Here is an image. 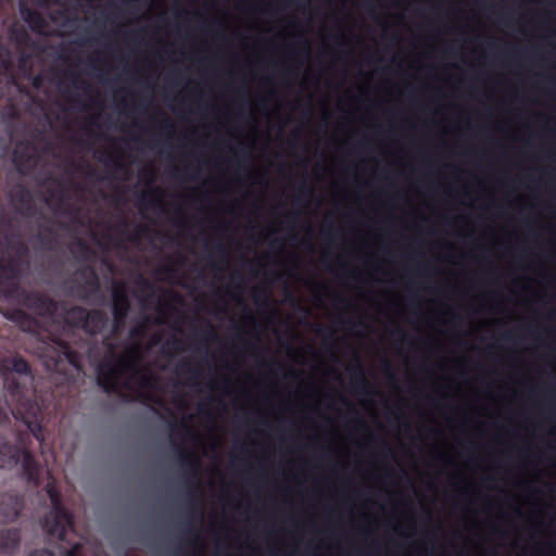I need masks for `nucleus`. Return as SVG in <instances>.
Here are the masks:
<instances>
[{
  "mask_svg": "<svg viewBox=\"0 0 556 556\" xmlns=\"http://www.w3.org/2000/svg\"><path fill=\"white\" fill-rule=\"evenodd\" d=\"M45 490L51 502V510L41 520V528L51 540L67 541L70 536H75L74 516L64 506L54 481H48Z\"/></svg>",
  "mask_w": 556,
  "mask_h": 556,
  "instance_id": "nucleus-1",
  "label": "nucleus"
},
{
  "mask_svg": "<svg viewBox=\"0 0 556 556\" xmlns=\"http://www.w3.org/2000/svg\"><path fill=\"white\" fill-rule=\"evenodd\" d=\"M29 256V249L20 235L10 233L0 224V279H14L20 266Z\"/></svg>",
  "mask_w": 556,
  "mask_h": 556,
  "instance_id": "nucleus-2",
  "label": "nucleus"
},
{
  "mask_svg": "<svg viewBox=\"0 0 556 556\" xmlns=\"http://www.w3.org/2000/svg\"><path fill=\"white\" fill-rule=\"evenodd\" d=\"M113 334L103 338L102 344L110 354L109 358L100 362L96 368L98 384L106 392L114 393L119 388V378L125 367H130L125 354L116 355L117 345L113 342Z\"/></svg>",
  "mask_w": 556,
  "mask_h": 556,
  "instance_id": "nucleus-3",
  "label": "nucleus"
},
{
  "mask_svg": "<svg viewBox=\"0 0 556 556\" xmlns=\"http://www.w3.org/2000/svg\"><path fill=\"white\" fill-rule=\"evenodd\" d=\"M7 299H13L23 307L41 317H52L58 311V303L51 296L39 291H27L16 282H9L1 290Z\"/></svg>",
  "mask_w": 556,
  "mask_h": 556,
  "instance_id": "nucleus-4",
  "label": "nucleus"
},
{
  "mask_svg": "<svg viewBox=\"0 0 556 556\" xmlns=\"http://www.w3.org/2000/svg\"><path fill=\"white\" fill-rule=\"evenodd\" d=\"M54 343L53 355H51L47 362L49 368L55 371H62L63 365L65 364L71 365L77 370L83 368V357L80 353L74 350L68 342L60 339Z\"/></svg>",
  "mask_w": 556,
  "mask_h": 556,
  "instance_id": "nucleus-5",
  "label": "nucleus"
},
{
  "mask_svg": "<svg viewBox=\"0 0 556 556\" xmlns=\"http://www.w3.org/2000/svg\"><path fill=\"white\" fill-rule=\"evenodd\" d=\"M13 160L20 173L34 169L38 162L34 143L30 141L18 142L14 149Z\"/></svg>",
  "mask_w": 556,
  "mask_h": 556,
  "instance_id": "nucleus-6",
  "label": "nucleus"
},
{
  "mask_svg": "<svg viewBox=\"0 0 556 556\" xmlns=\"http://www.w3.org/2000/svg\"><path fill=\"white\" fill-rule=\"evenodd\" d=\"M131 305L125 282L114 281L112 283V315L121 319L128 317Z\"/></svg>",
  "mask_w": 556,
  "mask_h": 556,
  "instance_id": "nucleus-7",
  "label": "nucleus"
},
{
  "mask_svg": "<svg viewBox=\"0 0 556 556\" xmlns=\"http://www.w3.org/2000/svg\"><path fill=\"white\" fill-rule=\"evenodd\" d=\"M24 507L23 496L15 492L0 495V522L13 521Z\"/></svg>",
  "mask_w": 556,
  "mask_h": 556,
  "instance_id": "nucleus-8",
  "label": "nucleus"
},
{
  "mask_svg": "<svg viewBox=\"0 0 556 556\" xmlns=\"http://www.w3.org/2000/svg\"><path fill=\"white\" fill-rule=\"evenodd\" d=\"M10 197L15 211L21 215L31 216L35 213L33 194L25 186H16Z\"/></svg>",
  "mask_w": 556,
  "mask_h": 556,
  "instance_id": "nucleus-9",
  "label": "nucleus"
},
{
  "mask_svg": "<svg viewBox=\"0 0 556 556\" xmlns=\"http://www.w3.org/2000/svg\"><path fill=\"white\" fill-rule=\"evenodd\" d=\"M20 14L34 33L42 34L48 27V22L43 15L39 11L28 7L26 2L22 1L20 3Z\"/></svg>",
  "mask_w": 556,
  "mask_h": 556,
  "instance_id": "nucleus-10",
  "label": "nucleus"
},
{
  "mask_svg": "<svg viewBox=\"0 0 556 556\" xmlns=\"http://www.w3.org/2000/svg\"><path fill=\"white\" fill-rule=\"evenodd\" d=\"M109 324V316L99 308L88 311L85 332L91 336L102 332Z\"/></svg>",
  "mask_w": 556,
  "mask_h": 556,
  "instance_id": "nucleus-11",
  "label": "nucleus"
},
{
  "mask_svg": "<svg viewBox=\"0 0 556 556\" xmlns=\"http://www.w3.org/2000/svg\"><path fill=\"white\" fill-rule=\"evenodd\" d=\"M78 274L85 278V283L81 287L84 293L80 298L86 300L88 293L94 294L100 292V281L96 269L92 266H85L78 270Z\"/></svg>",
  "mask_w": 556,
  "mask_h": 556,
  "instance_id": "nucleus-12",
  "label": "nucleus"
},
{
  "mask_svg": "<svg viewBox=\"0 0 556 556\" xmlns=\"http://www.w3.org/2000/svg\"><path fill=\"white\" fill-rule=\"evenodd\" d=\"M349 370L351 372L352 384L356 392L361 394H370V384L358 358H356V364L350 367Z\"/></svg>",
  "mask_w": 556,
  "mask_h": 556,
  "instance_id": "nucleus-13",
  "label": "nucleus"
},
{
  "mask_svg": "<svg viewBox=\"0 0 556 556\" xmlns=\"http://www.w3.org/2000/svg\"><path fill=\"white\" fill-rule=\"evenodd\" d=\"M178 459L180 465L185 468L186 475L190 478H198L199 469H200V459L193 453L186 448H179L177 452Z\"/></svg>",
  "mask_w": 556,
  "mask_h": 556,
  "instance_id": "nucleus-14",
  "label": "nucleus"
},
{
  "mask_svg": "<svg viewBox=\"0 0 556 556\" xmlns=\"http://www.w3.org/2000/svg\"><path fill=\"white\" fill-rule=\"evenodd\" d=\"M21 542V531L17 528H10L0 531V553H13Z\"/></svg>",
  "mask_w": 556,
  "mask_h": 556,
  "instance_id": "nucleus-15",
  "label": "nucleus"
},
{
  "mask_svg": "<svg viewBox=\"0 0 556 556\" xmlns=\"http://www.w3.org/2000/svg\"><path fill=\"white\" fill-rule=\"evenodd\" d=\"M87 313L88 309L83 306H73L67 311L68 321L73 326L85 330Z\"/></svg>",
  "mask_w": 556,
  "mask_h": 556,
  "instance_id": "nucleus-16",
  "label": "nucleus"
},
{
  "mask_svg": "<svg viewBox=\"0 0 556 556\" xmlns=\"http://www.w3.org/2000/svg\"><path fill=\"white\" fill-rule=\"evenodd\" d=\"M162 190L160 188H152L148 192L143 193L140 200V206L161 208L162 207Z\"/></svg>",
  "mask_w": 556,
  "mask_h": 556,
  "instance_id": "nucleus-17",
  "label": "nucleus"
},
{
  "mask_svg": "<svg viewBox=\"0 0 556 556\" xmlns=\"http://www.w3.org/2000/svg\"><path fill=\"white\" fill-rule=\"evenodd\" d=\"M75 253L77 257L84 258V260H90L94 256L93 249L87 243V241L83 239H77L75 242Z\"/></svg>",
  "mask_w": 556,
  "mask_h": 556,
  "instance_id": "nucleus-18",
  "label": "nucleus"
},
{
  "mask_svg": "<svg viewBox=\"0 0 556 556\" xmlns=\"http://www.w3.org/2000/svg\"><path fill=\"white\" fill-rule=\"evenodd\" d=\"M179 371L184 375L189 382H195L200 376V371L193 368L189 361H184L179 365Z\"/></svg>",
  "mask_w": 556,
  "mask_h": 556,
  "instance_id": "nucleus-19",
  "label": "nucleus"
},
{
  "mask_svg": "<svg viewBox=\"0 0 556 556\" xmlns=\"http://www.w3.org/2000/svg\"><path fill=\"white\" fill-rule=\"evenodd\" d=\"M36 241L40 243V245L47 250H51L53 248V244L55 242L54 237H51L47 235L46 232L39 231L36 235Z\"/></svg>",
  "mask_w": 556,
  "mask_h": 556,
  "instance_id": "nucleus-20",
  "label": "nucleus"
},
{
  "mask_svg": "<svg viewBox=\"0 0 556 556\" xmlns=\"http://www.w3.org/2000/svg\"><path fill=\"white\" fill-rule=\"evenodd\" d=\"M156 378L151 372H143L139 375V384L142 388L152 389L155 387Z\"/></svg>",
  "mask_w": 556,
  "mask_h": 556,
  "instance_id": "nucleus-21",
  "label": "nucleus"
},
{
  "mask_svg": "<svg viewBox=\"0 0 556 556\" xmlns=\"http://www.w3.org/2000/svg\"><path fill=\"white\" fill-rule=\"evenodd\" d=\"M63 542L71 545L70 548L65 549L64 556H81V544L79 542H73L72 539Z\"/></svg>",
  "mask_w": 556,
  "mask_h": 556,
  "instance_id": "nucleus-22",
  "label": "nucleus"
},
{
  "mask_svg": "<svg viewBox=\"0 0 556 556\" xmlns=\"http://www.w3.org/2000/svg\"><path fill=\"white\" fill-rule=\"evenodd\" d=\"M146 331H147L146 323L138 324V325H136V326L130 328L129 337L131 339H138V338L143 337L146 334Z\"/></svg>",
  "mask_w": 556,
  "mask_h": 556,
  "instance_id": "nucleus-23",
  "label": "nucleus"
},
{
  "mask_svg": "<svg viewBox=\"0 0 556 556\" xmlns=\"http://www.w3.org/2000/svg\"><path fill=\"white\" fill-rule=\"evenodd\" d=\"M126 319V317H122L121 319H117V317H113V324L110 333L113 336H117L118 333H121L125 328Z\"/></svg>",
  "mask_w": 556,
  "mask_h": 556,
  "instance_id": "nucleus-24",
  "label": "nucleus"
},
{
  "mask_svg": "<svg viewBox=\"0 0 556 556\" xmlns=\"http://www.w3.org/2000/svg\"><path fill=\"white\" fill-rule=\"evenodd\" d=\"M165 348H168L175 353H179L184 350V341L179 338L174 337L172 340L165 343Z\"/></svg>",
  "mask_w": 556,
  "mask_h": 556,
  "instance_id": "nucleus-25",
  "label": "nucleus"
},
{
  "mask_svg": "<svg viewBox=\"0 0 556 556\" xmlns=\"http://www.w3.org/2000/svg\"><path fill=\"white\" fill-rule=\"evenodd\" d=\"M312 194V189L311 187H308L306 185V182H302L299 187V193L298 195L295 197V202L299 203V202H302L303 200V197L306 199V198H309Z\"/></svg>",
  "mask_w": 556,
  "mask_h": 556,
  "instance_id": "nucleus-26",
  "label": "nucleus"
},
{
  "mask_svg": "<svg viewBox=\"0 0 556 556\" xmlns=\"http://www.w3.org/2000/svg\"><path fill=\"white\" fill-rule=\"evenodd\" d=\"M70 77H71L72 84L75 87H78V83H80L79 76L76 73H71ZM80 87L86 94H89L92 91V87L86 81H81Z\"/></svg>",
  "mask_w": 556,
  "mask_h": 556,
  "instance_id": "nucleus-27",
  "label": "nucleus"
},
{
  "mask_svg": "<svg viewBox=\"0 0 556 556\" xmlns=\"http://www.w3.org/2000/svg\"><path fill=\"white\" fill-rule=\"evenodd\" d=\"M203 339L207 342H214L218 340V336L211 324H206V328L203 331Z\"/></svg>",
  "mask_w": 556,
  "mask_h": 556,
  "instance_id": "nucleus-28",
  "label": "nucleus"
},
{
  "mask_svg": "<svg viewBox=\"0 0 556 556\" xmlns=\"http://www.w3.org/2000/svg\"><path fill=\"white\" fill-rule=\"evenodd\" d=\"M160 129L162 132H164L166 136L172 137L174 135V125L173 123L166 117L164 118L160 124Z\"/></svg>",
  "mask_w": 556,
  "mask_h": 556,
  "instance_id": "nucleus-29",
  "label": "nucleus"
},
{
  "mask_svg": "<svg viewBox=\"0 0 556 556\" xmlns=\"http://www.w3.org/2000/svg\"><path fill=\"white\" fill-rule=\"evenodd\" d=\"M141 397V401L147 403V402H152L154 404H157V405H164V401L159 397V396H154V395H149V394H141L140 395Z\"/></svg>",
  "mask_w": 556,
  "mask_h": 556,
  "instance_id": "nucleus-30",
  "label": "nucleus"
},
{
  "mask_svg": "<svg viewBox=\"0 0 556 556\" xmlns=\"http://www.w3.org/2000/svg\"><path fill=\"white\" fill-rule=\"evenodd\" d=\"M10 318L13 320H23V319H29V316L23 309H14L12 312Z\"/></svg>",
  "mask_w": 556,
  "mask_h": 556,
  "instance_id": "nucleus-31",
  "label": "nucleus"
},
{
  "mask_svg": "<svg viewBox=\"0 0 556 556\" xmlns=\"http://www.w3.org/2000/svg\"><path fill=\"white\" fill-rule=\"evenodd\" d=\"M140 177H146L148 179V184L151 185L155 180L154 172L152 168H144L140 173Z\"/></svg>",
  "mask_w": 556,
  "mask_h": 556,
  "instance_id": "nucleus-32",
  "label": "nucleus"
},
{
  "mask_svg": "<svg viewBox=\"0 0 556 556\" xmlns=\"http://www.w3.org/2000/svg\"><path fill=\"white\" fill-rule=\"evenodd\" d=\"M263 296L264 301L267 303L269 295L265 290H255L254 300L256 303H261V298Z\"/></svg>",
  "mask_w": 556,
  "mask_h": 556,
  "instance_id": "nucleus-33",
  "label": "nucleus"
},
{
  "mask_svg": "<svg viewBox=\"0 0 556 556\" xmlns=\"http://www.w3.org/2000/svg\"><path fill=\"white\" fill-rule=\"evenodd\" d=\"M170 429H172L173 432H175L178 429H182V430H185L186 434H188V435L191 434V431H190L189 427L184 421L180 422L179 425L170 424Z\"/></svg>",
  "mask_w": 556,
  "mask_h": 556,
  "instance_id": "nucleus-34",
  "label": "nucleus"
},
{
  "mask_svg": "<svg viewBox=\"0 0 556 556\" xmlns=\"http://www.w3.org/2000/svg\"><path fill=\"white\" fill-rule=\"evenodd\" d=\"M191 511H192V517H195L198 519H201L203 516L202 508L200 506H198L197 504H194L193 502L191 503Z\"/></svg>",
  "mask_w": 556,
  "mask_h": 556,
  "instance_id": "nucleus-35",
  "label": "nucleus"
},
{
  "mask_svg": "<svg viewBox=\"0 0 556 556\" xmlns=\"http://www.w3.org/2000/svg\"><path fill=\"white\" fill-rule=\"evenodd\" d=\"M29 556H55V555L53 552H51L47 548H42V549H37V551L30 553Z\"/></svg>",
  "mask_w": 556,
  "mask_h": 556,
  "instance_id": "nucleus-36",
  "label": "nucleus"
},
{
  "mask_svg": "<svg viewBox=\"0 0 556 556\" xmlns=\"http://www.w3.org/2000/svg\"><path fill=\"white\" fill-rule=\"evenodd\" d=\"M9 60L5 58L3 50L0 48V71L7 70L9 67Z\"/></svg>",
  "mask_w": 556,
  "mask_h": 556,
  "instance_id": "nucleus-37",
  "label": "nucleus"
},
{
  "mask_svg": "<svg viewBox=\"0 0 556 556\" xmlns=\"http://www.w3.org/2000/svg\"><path fill=\"white\" fill-rule=\"evenodd\" d=\"M194 491H195V488H194V486H191V488L189 486V488H188V490H187V494H188V506H189V513H188V516H191V515H192V511H191V503H192V501H191V498H190V497L193 495Z\"/></svg>",
  "mask_w": 556,
  "mask_h": 556,
  "instance_id": "nucleus-38",
  "label": "nucleus"
},
{
  "mask_svg": "<svg viewBox=\"0 0 556 556\" xmlns=\"http://www.w3.org/2000/svg\"><path fill=\"white\" fill-rule=\"evenodd\" d=\"M136 359H140V349L138 345L131 346L128 351Z\"/></svg>",
  "mask_w": 556,
  "mask_h": 556,
  "instance_id": "nucleus-39",
  "label": "nucleus"
},
{
  "mask_svg": "<svg viewBox=\"0 0 556 556\" xmlns=\"http://www.w3.org/2000/svg\"><path fill=\"white\" fill-rule=\"evenodd\" d=\"M58 0H36V3L41 8H48L51 3H56Z\"/></svg>",
  "mask_w": 556,
  "mask_h": 556,
  "instance_id": "nucleus-40",
  "label": "nucleus"
},
{
  "mask_svg": "<svg viewBox=\"0 0 556 556\" xmlns=\"http://www.w3.org/2000/svg\"><path fill=\"white\" fill-rule=\"evenodd\" d=\"M41 232H46L47 235L54 237V229L51 225L43 226L40 230Z\"/></svg>",
  "mask_w": 556,
  "mask_h": 556,
  "instance_id": "nucleus-41",
  "label": "nucleus"
},
{
  "mask_svg": "<svg viewBox=\"0 0 556 556\" xmlns=\"http://www.w3.org/2000/svg\"><path fill=\"white\" fill-rule=\"evenodd\" d=\"M56 197L58 192L55 190H51L49 192V197L46 198V203L50 205L52 203V200H54Z\"/></svg>",
  "mask_w": 556,
  "mask_h": 556,
  "instance_id": "nucleus-42",
  "label": "nucleus"
},
{
  "mask_svg": "<svg viewBox=\"0 0 556 556\" xmlns=\"http://www.w3.org/2000/svg\"><path fill=\"white\" fill-rule=\"evenodd\" d=\"M216 250L218 251V253L220 254L223 260L227 258L226 249H225V247L223 244H218L216 247Z\"/></svg>",
  "mask_w": 556,
  "mask_h": 556,
  "instance_id": "nucleus-43",
  "label": "nucleus"
},
{
  "mask_svg": "<svg viewBox=\"0 0 556 556\" xmlns=\"http://www.w3.org/2000/svg\"><path fill=\"white\" fill-rule=\"evenodd\" d=\"M63 192H60L58 200L54 203L55 208H61L63 206Z\"/></svg>",
  "mask_w": 556,
  "mask_h": 556,
  "instance_id": "nucleus-44",
  "label": "nucleus"
},
{
  "mask_svg": "<svg viewBox=\"0 0 556 556\" xmlns=\"http://www.w3.org/2000/svg\"><path fill=\"white\" fill-rule=\"evenodd\" d=\"M161 271L169 276L170 274L175 273V268L173 266H164L161 268Z\"/></svg>",
  "mask_w": 556,
  "mask_h": 556,
  "instance_id": "nucleus-45",
  "label": "nucleus"
},
{
  "mask_svg": "<svg viewBox=\"0 0 556 556\" xmlns=\"http://www.w3.org/2000/svg\"><path fill=\"white\" fill-rule=\"evenodd\" d=\"M146 227L144 226H139L137 229H136V233L134 236V240H136L137 238H139V236L146 231Z\"/></svg>",
  "mask_w": 556,
  "mask_h": 556,
  "instance_id": "nucleus-46",
  "label": "nucleus"
},
{
  "mask_svg": "<svg viewBox=\"0 0 556 556\" xmlns=\"http://www.w3.org/2000/svg\"><path fill=\"white\" fill-rule=\"evenodd\" d=\"M377 441L380 443L381 447L384 450V451H388L390 452V447L389 445L387 444V442L380 438H376Z\"/></svg>",
  "mask_w": 556,
  "mask_h": 556,
  "instance_id": "nucleus-47",
  "label": "nucleus"
},
{
  "mask_svg": "<svg viewBox=\"0 0 556 556\" xmlns=\"http://www.w3.org/2000/svg\"><path fill=\"white\" fill-rule=\"evenodd\" d=\"M386 369L388 371V375H389L390 379L393 380L394 379V374H393V371L391 369V365L388 362L386 363Z\"/></svg>",
  "mask_w": 556,
  "mask_h": 556,
  "instance_id": "nucleus-48",
  "label": "nucleus"
},
{
  "mask_svg": "<svg viewBox=\"0 0 556 556\" xmlns=\"http://www.w3.org/2000/svg\"><path fill=\"white\" fill-rule=\"evenodd\" d=\"M141 285L146 288V289H152L153 286L146 279H141Z\"/></svg>",
  "mask_w": 556,
  "mask_h": 556,
  "instance_id": "nucleus-49",
  "label": "nucleus"
},
{
  "mask_svg": "<svg viewBox=\"0 0 556 556\" xmlns=\"http://www.w3.org/2000/svg\"><path fill=\"white\" fill-rule=\"evenodd\" d=\"M241 340L244 342V346H245L247 350H253V351L256 350L255 345L244 341L243 339H241Z\"/></svg>",
  "mask_w": 556,
  "mask_h": 556,
  "instance_id": "nucleus-50",
  "label": "nucleus"
},
{
  "mask_svg": "<svg viewBox=\"0 0 556 556\" xmlns=\"http://www.w3.org/2000/svg\"><path fill=\"white\" fill-rule=\"evenodd\" d=\"M185 533L188 535L194 534V530H193V528L190 527V525H187Z\"/></svg>",
  "mask_w": 556,
  "mask_h": 556,
  "instance_id": "nucleus-51",
  "label": "nucleus"
},
{
  "mask_svg": "<svg viewBox=\"0 0 556 556\" xmlns=\"http://www.w3.org/2000/svg\"><path fill=\"white\" fill-rule=\"evenodd\" d=\"M227 386H228V380H226V379L223 381V384H219V383L214 384V387L217 389H220L222 387L226 388Z\"/></svg>",
  "mask_w": 556,
  "mask_h": 556,
  "instance_id": "nucleus-52",
  "label": "nucleus"
},
{
  "mask_svg": "<svg viewBox=\"0 0 556 556\" xmlns=\"http://www.w3.org/2000/svg\"><path fill=\"white\" fill-rule=\"evenodd\" d=\"M394 333H395V334H397V336H400L401 338H404V336H405V333H404V331H403L402 329H396V330L394 331Z\"/></svg>",
  "mask_w": 556,
  "mask_h": 556,
  "instance_id": "nucleus-53",
  "label": "nucleus"
},
{
  "mask_svg": "<svg viewBox=\"0 0 556 556\" xmlns=\"http://www.w3.org/2000/svg\"><path fill=\"white\" fill-rule=\"evenodd\" d=\"M323 233L326 235L329 240H332V233L330 231L326 232V230L323 229Z\"/></svg>",
  "mask_w": 556,
  "mask_h": 556,
  "instance_id": "nucleus-54",
  "label": "nucleus"
},
{
  "mask_svg": "<svg viewBox=\"0 0 556 556\" xmlns=\"http://www.w3.org/2000/svg\"><path fill=\"white\" fill-rule=\"evenodd\" d=\"M170 296H172L175 301H179V300H180V298H179L177 294L173 293V292H170Z\"/></svg>",
  "mask_w": 556,
  "mask_h": 556,
  "instance_id": "nucleus-55",
  "label": "nucleus"
},
{
  "mask_svg": "<svg viewBox=\"0 0 556 556\" xmlns=\"http://www.w3.org/2000/svg\"><path fill=\"white\" fill-rule=\"evenodd\" d=\"M337 301L340 302V303H346V300L344 298H342V296H338Z\"/></svg>",
  "mask_w": 556,
  "mask_h": 556,
  "instance_id": "nucleus-56",
  "label": "nucleus"
},
{
  "mask_svg": "<svg viewBox=\"0 0 556 556\" xmlns=\"http://www.w3.org/2000/svg\"><path fill=\"white\" fill-rule=\"evenodd\" d=\"M511 338H513V337H511V333H506V334H504V339H505V340H511Z\"/></svg>",
  "mask_w": 556,
  "mask_h": 556,
  "instance_id": "nucleus-57",
  "label": "nucleus"
},
{
  "mask_svg": "<svg viewBox=\"0 0 556 556\" xmlns=\"http://www.w3.org/2000/svg\"><path fill=\"white\" fill-rule=\"evenodd\" d=\"M290 376L293 377V378H298L299 377V375L294 370L290 371Z\"/></svg>",
  "mask_w": 556,
  "mask_h": 556,
  "instance_id": "nucleus-58",
  "label": "nucleus"
},
{
  "mask_svg": "<svg viewBox=\"0 0 556 556\" xmlns=\"http://www.w3.org/2000/svg\"><path fill=\"white\" fill-rule=\"evenodd\" d=\"M339 43H340V45H345V40H344V38H343V37H340V38H339Z\"/></svg>",
  "mask_w": 556,
  "mask_h": 556,
  "instance_id": "nucleus-59",
  "label": "nucleus"
},
{
  "mask_svg": "<svg viewBox=\"0 0 556 556\" xmlns=\"http://www.w3.org/2000/svg\"><path fill=\"white\" fill-rule=\"evenodd\" d=\"M356 422H357V424H359V425H362V426H364V425H365V422H364V420H363V419H357V420H356Z\"/></svg>",
  "mask_w": 556,
  "mask_h": 556,
  "instance_id": "nucleus-60",
  "label": "nucleus"
},
{
  "mask_svg": "<svg viewBox=\"0 0 556 556\" xmlns=\"http://www.w3.org/2000/svg\"><path fill=\"white\" fill-rule=\"evenodd\" d=\"M307 247H308V249H312V248H313V244H312V241H311V240H307Z\"/></svg>",
  "mask_w": 556,
  "mask_h": 556,
  "instance_id": "nucleus-61",
  "label": "nucleus"
},
{
  "mask_svg": "<svg viewBox=\"0 0 556 556\" xmlns=\"http://www.w3.org/2000/svg\"><path fill=\"white\" fill-rule=\"evenodd\" d=\"M160 341V337H155L153 343L156 344Z\"/></svg>",
  "mask_w": 556,
  "mask_h": 556,
  "instance_id": "nucleus-62",
  "label": "nucleus"
},
{
  "mask_svg": "<svg viewBox=\"0 0 556 556\" xmlns=\"http://www.w3.org/2000/svg\"><path fill=\"white\" fill-rule=\"evenodd\" d=\"M303 46L305 47V49L308 48V42L306 40L303 41Z\"/></svg>",
  "mask_w": 556,
  "mask_h": 556,
  "instance_id": "nucleus-63",
  "label": "nucleus"
},
{
  "mask_svg": "<svg viewBox=\"0 0 556 556\" xmlns=\"http://www.w3.org/2000/svg\"><path fill=\"white\" fill-rule=\"evenodd\" d=\"M328 337H329V338H332V331H329V332H328Z\"/></svg>",
  "mask_w": 556,
  "mask_h": 556,
  "instance_id": "nucleus-64",
  "label": "nucleus"
}]
</instances>
